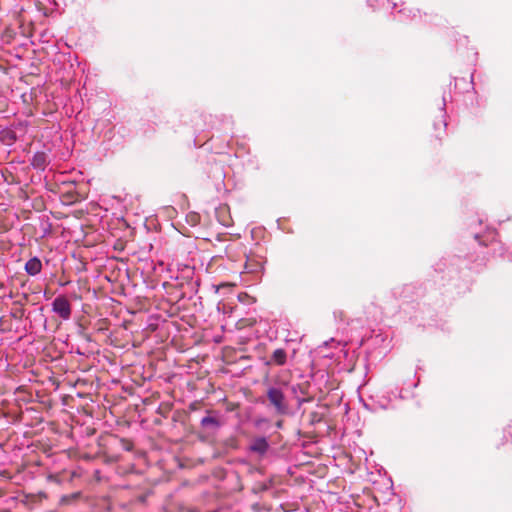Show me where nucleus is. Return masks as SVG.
I'll use <instances>...</instances> for the list:
<instances>
[{
  "instance_id": "nucleus-1",
  "label": "nucleus",
  "mask_w": 512,
  "mask_h": 512,
  "mask_svg": "<svg viewBox=\"0 0 512 512\" xmlns=\"http://www.w3.org/2000/svg\"><path fill=\"white\" fill-rule=\"evenodd\" d=\"M266 397L269 402V406L273 408L276 415H290L291 411L289 401L280 387L269 386L266 390Z\"/></svg>"
},
{
  "instance_id": "nucleus-2",
  "label": "nucleus",
  "mask_w": 512,
  "mask_h": 512,
  "mask_svg": "<svg viewBox=\"0 0 512 512\" xmlns=\"http://www.w3.org/2000/svg\"><path fill=\"white\" fill-rule=\"evenodd\" d=\"M52 310L58 314L63 320H68L72 314L71 303L66 296H57L52 303Z\"/></svg>"
},
{
  "instance_id": "nucleus-3",
  "label": "nucleus",
  "mask_w": 512,
  "mask_h": 512,
  "mask_svg": "<svg viewBox=\"0 0 512 512\" xmlns=\"http://www.w3.org/2000/svg\"><path fill=\"white\" fill-rule=\"evenodd\" d=\"M67 190L61 193V202L65 205H72L81 200V195L74 189L72 185H67Z\"/></svg>"
},
{
  "instance_id": "nucleus-4",
  "label": "nucleus",
  "mask_w": 512,
  "mask_h": 512,
  "mask_svg": "<svg viewBox=\"0 0 512 512\" xmlns=\"http://www.w3.org/2000/svg\"><path fill=\"white\" fill-rule=\"evenodd\" d=\"M287 360V353L284 349L278 348L276 349L272 355L271 359L266 362L267 365L275 364L278 366H282L286 363Z\"/></svg>"
},
{
  "instance_id": "nucleus-5",
  "label": "nucleus",
  "mask_w": 512,
  "mask_h": 512,
  "mask_svg": "<svg viewBox=\"0 0 512 512\" xmlns=\"http://www.w3.org/2000/svg\"><path fill=\"white\" fill-rule=\"evenodd\" d=\"M42 263L39 258L33 257L29 259L25 264V271L31 275L35 276L41 272Z\"/></svg>"
},
{
  "instance_id": "nucleus-6",
  "label": "nucleus",
  "mask_w": 512,
  "mask_h": 512,
  "mask_svg": "<svg viewBox=\"0 0 512 512\" xmlns=\"http://www.w3.org/2000/svg\"><path fill=\"white\" fill-rule=\"evenodd\" d=\"M269 448V444L264 437L255 438L251 445L250 450L259 454H264Z\"/></svg>"
},
{
  "instance_id": "nucleus-7",
  "label": "nucleus",
  "mask_w": 512,
  "mask_h": 512,
  "mask_svg": "<svg viewBox=\"0 0 512 512\" xmlns=\"http://www.w3.org/2000/svg\"><path fill=\"white\" fill-rule=\"evenodd\" d=\"M48 162V156L45 152H37L33 155L31 165L37 169H44Z\"/></svg>"
},
{
  "instance_id": "nucleus-8",
  "label": "nucleus",
  "mask_w": 512,
  "mask_h": 512,
  "mask_svg": "<svg viewBox=\"0 0 512 512\" xmlns=\"http://www.w3.org/2000/svg\"><path fill=\"white\" fill-rule=\"evenodd\" d=\"M201 424L202 426L204 427H207V426H219V422L216 418L214 417H211V416H206L204 417L202 420H201Z\"/></svg>"
},
{
  "instance_id": "nucleus-9",
  "label": "nucleus",
  "mask_w": 512,
  "mask_h": 512,
  "mask_svg": "<svg viewBox=\"0 0 512 512\" xmlns=\"http://www.w3.org/2000/svg\"><path fill=\"white\" fill-rule=\"evenodd\" d=\"M119 443L120 446L126 451H131L134 447L133 442L127 438H119Z\"/></svg>"
},
{
  "instance_id": "nucleus-10",
  "label": "nucleus",
  "mask_w": 512,
  "mask_h": 512,
  "mask_svg": "<svg viewBox=\"0 0 512 512\" xmlns=\"http://www.w3.org/2000/svg\"><path fill=\"white\" fill-rule=\"evenodd\" d=\"M245 269H246V272L252 273L255 271V265L249 264L248 262H246Z\"/></svg>"
},
{
  "instance_id": "nucleus-11",
  "label": "nucleus",
  "mask_w": 512,
  "mask_h": 512,
  "mask_svg": "<svg viewBox=\"0 0 512 512\" xmlns=\"http://www.w3.org/2000/svg\"><path fill=\"white\" fill-rule=\"evenodd\" d=\"M106 461L107 462H116V461H118V457H116V456L107 457Z\"/></svg>"
},
{
  "instance_id": "nucleus-12",
  "label": "nucleus",
  "mask_w": 512,
  "mask_h": 512,
  "mask_svg": "<svg viewBox=\"0 0 512 512\" xmlns=\"http://www.w3.org/2000/svg\"><path fill=\"white\" fill-rule=\"evenodd\" d=\"M310 400H311V398H309V399H299L298 400V405L301 406L304 402H308Z\"/></svg>"
},
{
  "instance_id": "nucleus-13",
  "label": "nucleus",
  "mask_w": 512,
  "mask_h": 512,
  "mask_svg": "<svg viewBox=\"0 0 512 512\" xmlns=\"http://www.w3.org/2000/svg\"><path fill=\"white\" fill-rule=\"evenodd\" d=\"M446 127V123L444 121L440 122V130L444 131V128Z\"/></svg>"
},
{
  "instance_id": "nucleus-14",
  "label": "nucleus",
  "mask_w": 512,
  "mask_h": 512,
  "mask_svg": "<svg viewBox=\"0 0 512 512\" xmlns=\"http://www.w3.org/2000/svg\"><path fill=\"white\" fill-rule=\"evenodd\" d=\"M282 424H283V421H282V420H279V421L276 423L277 427H279V428H280V427H282Z\"/></svg>"
},
{
  "instance_id": "nucleus-15",
  "label": "nucleus",
  "mask_w": 512,
  "mask_h": 512,
  "mask_svg": "<svg viewBox=\"0 0 512 512\" xmlns=\"http://www.w3.org/2000/svg\"><path fill=\"white\" fill-rule=\"evenodd\" d=\"M240 300H245V297H242V295H239Z\"/></svg>"
},
{
  "instance_id": "nucleus-16",
  "label": "nucleus",
  "mask_w": 512,
  "mask_h": 512,
  "mask_svg": "<svg viewBox=\"0 0 512 512\" xmlns=\"http://www.w3.org/2000/svg\"><path fill=\"white\" fill-rule=\"evenodd\" d=\"M240 300H245V297H242V295H239Z\"/></svg>"
},
{
  "instance_id": "nucleus-17",
  "label": "nucleus",
  "mask_w": 512,
  "mask_h": 512,
  "mask_svg": "<svg viewBox=\"0 0 512 512\" xmlns=\"http://www.w3.org/2000/svg\"><path fill=\"white\" fill-rule=\"evenodd\" d=\"M1 496H3V492H2V490L0 489V497H1Z\"/></svg>"
}]
</instances>
